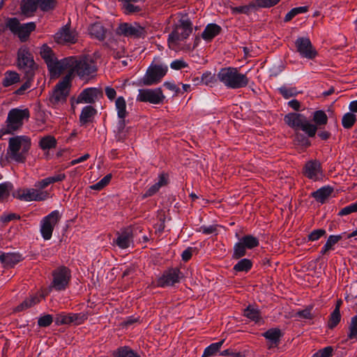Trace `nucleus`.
Segmentation results:
<instances>
[{"instance_id": "56", "label": "nucleus", "mask_w": 357, "mask_h": 357, "mask_svg": "<svg viewBox=\"0 0 357 357\" xmlns=\"http://www.w3.org/2000/svg\"><path fill=\"white\" fill-rule=\"evenodd\" d=\"M13 188V185L10 182L0 183V199L9 196L10 192Z\"/></svg>"}, {"instance_id": "11", "label": "nucleus", "mask_w": 357, "mask_h": 357, "mask_svg": "<svg viewBox=\"0 0 357 357\" xmlns=\"http://www.w3.org/2000/svg\"><path fill=\"white\" fill-rule=\"evenodd\" d=\"M168 67L165 64L151 65L142 79L144 86H152L159 83L167 74Z\"/></svg>"}, {"instance_id": "5", "label": "nucleus", "mask_w": 357, "mask_h": 357, "mask_svg": "<svg viewBox=\"0 0 357 357\" xmlns=\"http://www.w3.org/2000/svg\"><path fill=\"white\" fill-rule=\"evenodd\" d=\"M70 71L68 73H76L79 77H85L94 74L97 68L93 60L89 56L79 57L71 56Z\"/></svg>"}, {"instance_id": "54", "label": "nucleus", "mask_w": 357, "mask_h": 357, "mask_svg": "<svg viewBox=\"0 0 357 357\" xmlns=\"http://www.w3.org/2000/svg\"><path fill=\"white\" fill-rule=\"evenodd\" d=\"M53 321L54 319L52 314H43L38 319V325L40 327H48L52 324Z\"/></svg>"}, {"instance_id": "39", "label": "nucleus", "mask_w": 357, "mask_h": 357, "mask_svg": "<svg viewBox=\"0 0 357 357\" xmlns=\"http://www.w3.org/2000/svg\"><path fill=\"white\" fill-rule=\"evenodd\" d=\"M39 146L43 150H49L56 147V140L54 137L47 135L40 140Z\"/></svg>"}, {"instance_id": "22", "label": "nucleus", "mask_w": 357, "mask_h": 357, "mask_svg": "<svg viewBox=\"0 0 357 357\" xmlns=\"http://www.w3.org/2000/svg\"><path fill=\"white\" fill-rule=\"evenodd\" d=\"M102 92L100 89L95 87L84 89L77 96V104L87 103L92 104L98 100Z\"/></svg>"}, {"instance_id": "46", "label": "nucleus", "mask_w": 357, "mask_h": 357, "mask_svg": "<svg viewBox=\"0 0 357 357\" xmlns=\"http://www.w3.org/2000/svg\"><path fill=\"white\" fill-rule=\"evenodd\" d=\"M217 76L209 71H206L201 76V82L206 86H213L218 80Z\"/></svg>"}, {"instance_id": "15", "label": "nucleus", "mask_w": 357, "mask_h": 357, "mask_svg": "<svg viewBox=\"0 0 357 357\" xmlns=\"http://www.w3.org/2000/svg\"><path fill=\"white\" fill-rule=\"evenodd\" d=\"M296 51L301 58L313 60L318 52L308 37H298L294 42Z\"/></svg>"}, {"instance_id": "64", "label": "nucleus", "mask_w": 357, "mask_h": 357, "mask_svg": "<svg viewBox=\"0 0 357 357\" xmlns=\"http://www.w3.org/2000/svg\"><path fill=\"white\" fill-rule=\"evenodd\" d=\"M312 307H307L305 309L298 312L297 314L300 318L312 319L313 315L311 313Z\"/></svg>"}, {"instance_id": "6", "label": "nucleus", "mask_w": 357, "mask_h": 357, "mask_svg": "<svg viewBox=\"0 0 357 357\" xmlns=\"http://www.w3.org/2000/svg\"><path fill=\"white\" fill-rule=\"evenodd\" d=\"M235 237L238 241L234 243L233 248L232 259H234L243 257L247 254V250H252L259 245V238L252 234L241 236L238 233H236Z\"/></svg>"}, {"instance_id": "32", "label": "nucleus", "mask_w": 357, "mask_h": 357, "mask_svg": "<svg viewBox=\"0 0 357 357\" xmlns=\"http://www.w3.org/2000/svg\"><path fill=\"white\" fill-rule=\"evenodd\" d=\"M239 259L234 266L233 270L236 272H249L253 266L252 260L247 258H241Z\"/></svg>"}, {"instance_id": "30", "label": "nucleus", "mask_w": 357, "mask_h": 357, "mask_svg": "<svg viewBox=\"0 0 357 357\" xmlns=\"http://www.w3.org/2000/svg\"><path fill=\"white\" fill-rule=\"evenodd\" d=\"M97 113V110L91 105H87L82 108L79 115V122L82 125H86L91 121Z\"/></svg>"}, {"instance_id": "61", "label": "nucleus", "mask_w": 357, "mask_h": 357, "mask_svg": "<svg viewBox=\"0 0 357 357\" xmlns=\"http://www.w3.org/2000/svg\"><path fill=\"white\" fill-rule=\"evenodd\" d=\"M194 252H197V248L193 247H188L185 250L183 251L181 254V259L183 261L186 262L188 261L192 256V253Z\"/></svg>"}, {"instance_id": "55", "label": "nucleus", "mask_w": 357, "mask_h": 357, "mask_svg": "<svg viewBox=\"0 0 357 357\" xmlns=\"http://www.w3.org/2000/svg\"><path fill=\"white\" fill-rule=\"evenodd\" d=\"M333 351L334 349L333 347L328 346L318 350L312 356V357H331L333 356Z\"/></svg>"}, {"instance_id": "53", "label": "nucleus", "mask_w": 357, "mask_h": 357, "mask_svg": "<svg viewBox=\"0 0 357 357\" xmlns=\"http://www.w3.org/2000/svg\"><path fill=\"white\" fill-rule=\"evenodd\" d=\"M39 8L44 12L53 10L56 6V0H38Z\"/></svg>"}, {"instance_id": "40", "label": "nucleus", "mask_w": 357, "mask_h": 357, "mask_svg": "<svg viewBox=\"0 0 357 357\" xmlns=\"http://www.w3.org/2000/svg\"><path fill=\"white\" fill-rule=\"evenodd\" d=\"M41 57L44 59L46 64L50 62L52 60H54L56 57L54 54L47 45L44 44L41 48L40 52Z\"/></svg>"}, {"instance_id": "47", "label": "nucleus", "mask_w": 357, "mask_h": 357, "mask_svg": "<svg viewBox=\"0 0 357 357\" xmlns=\"http://www.w3.org/2000/svg\"><path fill=\"white\" fill-rule=\"evenodd\" d=\"M347 337L349 340H357V315L351 319Z\"/></svg>"}, {"instance_id": "25", "label": "nucleus", "mask_w": 357, "mask_h": 357, "mask_svg": "<svg viewBox=\"0 0 357 357\" xmlns=\"http://www.w3.org/2000/svg\"><path fill=\"white\" fill-rule=\"evenodd\" d=\"M23 257L20 252H1L0 254V262L5 267H13L17 263L23 260Z\"/></svg>"}, {"instance_id": "36", "label": "nucleus", "mask_w": 357, "mask_h": 357, "mask_svg": "<svg viewBox=\"0 0 357 357\" xmlns=\"http://www.w3.org/2000/svg\"><path fill=\"white\" fill-rule=\"evenodd\" d=\"M56 37L59 40L66 43H75V36L74 33L67 27H63L62 30L56 34Z\"/></svg>"}, {"instance_id": "1", "label": "nucleus", "mask_w": 357, "mask_h": 357, "mask_svg": "<svg viewBox=\"0 0 357 357\" xmlns=\"http://www.w3.org/2000/svg\"><path fill=\"white\" fill-rule=\"evenodd\" d=\"M312 120L314 123L310 122L303 114L298 112H290L284 117V123L294 130H302L308 137H314L319 129L326 125L328 116L324 111L317 110L313 113Z\"/></svg>"}, {"instance_id": "24", "label": "nucleus", "mask_w": 357, "mask_h": 357, "mask_svg": "<svg viewBox=\"0 0 357 357\" xmlns=\"http://www.w3.org/2000/svg\"><path fill=\"white\" fill-rule=\"evenodd\" d=\"M262 336L267 340L268 348L271 349L280 344L283 333L278 328H271L264 332Z\"/></svg>"}, {"instance_id": "14", "label": "nucleus", "mask_w": 357, "mask_h": 357, "mask_svg": "<svg viewBox=\"0 0 357 357\" xmlns=\"http://www.w3.org/2000/svg\"><path fill=\"white\" fill-rule=\"evenodd\" d=\"M137 96V101L149 102L154 105L162 104L165 96L161 88L140 89Z\"/></svg>"}, {"instance_id": "51", "label": "nucleus", "mask_w": 357, "mask_h": 357, "mask_svg": "<svg viewBox=\"0 0 357 357\" xmlns=\"http://www.w3.org/2000/svg\"><path fill=\"white\" fill-rule=\"evenodd\" d=\"M253 3L255 6V9L261 8H271L278 3L280 2V0H252Z\"/></svg>"}, {"instance_id": "18", "label": "nucleus", "mask_w": 357, "mask_h": 357, "mask_svg": "<svg viewBox=\"0 0 357 357\" xmlns=\"http://www.w3.org/2000/svg\"><path fill=\"white\" fill-rule=\"evenodd\" d=\"M87 318V314L84 312L68 314L61 312L56 314L54 321L56 326L70 324L78 326L82 324Z\"/></svg>"}, {"instance_id": "38", "label": "nucleus", "mask_w": 357, "mask_h": 357, "mask_svg": "<svg viewBox=\"0 0 357 357\" xmlns=\"http://www.w3.org/2000/svg\"><path fill=\"white\" fill-rule=\"evenodd\" d=\"M126 119H119V121L116 126V137L119 141H123L126 137V133L128 131L126 130Z\"/></svg>"}, {"instance_id": "8", "label": "nucleus", "mask_w": 357, "mask_h": 357, "mask_svg": "<svg viewBox=\"0 0 357 357\" xmlns=\"http://www.w3.org/2000/svg\"><path fill=\"white\" fill-rule=\"evenodd\" d=\"M6 28L8 29L13 34L17 35L22 42L26 41L31 33L35 30V22L20 24L16 17H8L6 19Z\"/></svg>"}, {"instance_id": "23", "label": "nucleus", "mask_w": 357, "mask_h": 357, "mask_svg": "<svg viewBox=\"0 0 357 357\" xmlns=\"http://www.w3.org/2000/svg\"><path fill=\"white\" fill-rule=\"evenodd\" d=\"M13 195L15 198L26 202L43 201L48 197L49 193L46 191H40L37 189L31 188L24 190V192L22 194H19V195H16L15 194Z\"/></svg>"}, {"instance_id": "16", "label": "nucleus", "mask_w": 357, "mask_h": 357, "mask_svg": "<svg viewBox=\"0 0 357 357\" xmlns=\"http://www.w3.org/2000/svg\"><path fill=\"white\" fill-rule=\"evenodd\" d=\"M116 33L125 37L134 38H144L146 33L144 27L137 22L120 24L116 29Z\"/></svg>"}, {"instance_id": "3", "label": "nucleus", "mask_w": 357, "mask_h": 357, "mask_svg": "<svg viewBox=\"0 0 357 357\" xmlns=\"http://www.w3.org/2000/svg\"><path fill=\"white\" fill-rule=\"evenodd\" d=\"M218 80L228 89H237L245 87L249 79L245 74L240 73L237 68H222L217 74Z\"/></svg>"}, {"instance_id": "4", "label": "nucleus", "mask_w": 357, "mask_h": 357, "mask_svg": "<svg viewBox=\"0 0 357 357\" xmlns=\"http://www.w3.org/2000/svg\"><path fill=\"white\" fill-rule=\"evenodd\" d=\"M31 147V140L23 135L9 139L7 155L13 161L24 163Z\"/></svg>"}, {"instance_id": "33", "label": "nucleus", "mask_w": 357, "mask_h": 357, "mask_svg": "<svg viewBox=\"0 0 357 357\" xmlns=\"http://www.w3.org/2000/svg\"><path fill=\"white\" fill-rule=\"evenodd\" d=\"M115 108L118 119L126 118L128 113L126 110V102L123 96H119L116 99Z\"/></svg>"}, {"instance_id": "31", "label": "nucleus", "mask_w": 357, "mask_h": 357, "mask_svg": "<svg viewBox=\"0 0 357 357\" xmlns=\"http://www.w3.org/2000/svg\"><path fill=\"white\" fill-rule=\"evenodd\" d=\"M243 315L255 323H259L262 320L260 310L251 305L244 309Z\"/></svg>"}, {"instance_id": "34", "label": "nucleus", "mask_w": 357, "mask_h": 357, "mask_svg": "<svg viewBox=\"0 0 357 357\" xmlns=\"http://www.w3.org/2000/svg\"><path fill=\"white\" fill-rule=\"evenodd\" d=\"M20 75L15 71L8 70L5 73L4 77L2 80V84L5 87H8L14 84L20 82Z\"/></svg>"}, {"instance_id": "57", "label": "nucleus", "mask_w": 357, "mask_h": 357, "mask_svg": "<svg viewBox=\"0 0 357 357\" xmlns=\"http://www.w3.org/2000/svg\"><path fill=\"white\" fill-rule=\"evenodd\" d=\"M326 230L324 229H314L307 235L308 241H315L326 234Z\"/></svg>"}, {"instance_id": "63", "label": "nucleus", "mask_w": 357, "mask_h": 357, "mask_svg": "<svg viewBox=\"0 0 357 357\" xmlns=\"http://www.w3.org/2000/svg\"><path fill=\"white\" fill-rule=\"evenodd\" d=\"M188 66V64L183 60L176 59L170 63V68L174 70H181Z\"/></svg>"}, {"instance_id": "2", "label": "nucleus", "mask_w": 357, "mask_h": 357, "mask_svg": "<svg viewBox=\"0 0 357 357\" xmlns=\"http://www.w3.org/2000/svg\"><path fill=\"white\" fill-rule=\"evenodd\" d=\"M176 15L179 19L172 26V31L169 34L167 43L169 47L176 45L179 41L188 38L192 32V23L188 13L178 12Z\"/></svg>"}, {"instance_id": "49", "label": "nucleus", "mask_w": 357, "mask_h": 357, "mask_svg": "<svg viewBox=\"0 0 357 357\" xmlns=\"http://www.w3.org/2000/svg\"><path fill=\"white\" fill-rule=\"evenodd\" d=\"M38 7V0H25L22 6V11L24 13H34Z\"/></svg>"}, {"instance_id": "12", "label": "nucleus", "mask_w": 357, "mask_h": 357, "mask_svg": "<svg viewBox=\"0 0 357 357\" xmlns=\"http://www.w3.org/2000/svg\"><path fill=\"white\" fill-rule=\"evenodd\" d=\"M183 277V274L178 268H169L157 278L155 285L160 288L173 287L179 283Z\"/></svg>"}, {"instance_id": "60", "label": "nucleus", "mask_w": 357, "mask_h": 357, "mask_svg": "<svg viewBox=\"0 0 357 357\" xmlns=\"http://www.w3.org/2000/svg\"><path fill=\"white\" fill-rule=\"evenodd\" d=\"M123 3V8L126 10V12L128 14L131 13H137L142 11L141 7L139 6H135L132 4L130 2L129 3Z\"/></svg>"}, {"instance_id": "50", "label": "nucleus", "mask_w": 357, "mask_h": 357, "mask_svg": "<svg viewBox=\"0 0 357 357\" xmlns=\"http://www.w3.org/2000/svg\"><path fill=\"white\" fill-rule=\"evenodd\" d=\"M112 178V175L111 174H108L105 176L98 183L92 185L90 188L92 190L100 191L105 188L111 181Z\"/></svg>"}, {"instance_id": "58", "label": "nucleus", "mask_w": 357, "mask_h": 357, "mask_svg": "<svg viewBox=\"0 0 357 357\" xmlns=\"http://www.w3.org/2000/svg\"><path fill=\"white\" fill-rule=\"evenodd\" d=\"M355 212H357V202L342 208L339 211L338 215L344 216Z\"/></svg>"}, {"instance_id": "29", "label": "nucleus", "mask_w": 357, "mask_h": 357, "mask_svg": "<svg viewBox=\"0 0 357 357\" xmlns=\"http://www.w3.org/2000/svg\"><path fill=\"white\" fill-rule=\"evenodd\" d=\"M89 31L91 36L99 41H103L106 38L107 29L100 23L93 24Z\"/></svg>"}, {"instance_id": "37", "label": "nucleus", "mask_w": 357, "mask_h": 357, "mask_svg": "<svg viewBox=\"0 0 357 357\" xmlns=\"http://www.w3.org/2000/svg\"><path fill=\"white\" fill-rule=\"evenodd\" d=\"M114 357H141L134 350L128 347H121L113 353Z\"/></svg>"}, {"instance_id": "28", "label": "nucleus", "mask_w": 357, "mask_h": 357, "mask_svg": "<svg viewBox=\"0 0 357 357\" xmlns=\"http://www.w3.org/2000/svg\"><path fill=\"white\" fill-rule=\"evenodd\" d=\"M40 298L41 296L36 294H31L15 307V311L22 312L31 308V307L38 304L40 302Z\"/></svg>"}, {"instance_id": "27", "label": "nucleus", "mask_w": 357, "mask_h": 357, "mask_svg": "<svg viewBox=\"0 0 357 357\" xmlns=\"http://www.w3.org/2000/svg\"><path fill=\"white\" fill-rule=\"evenodd\" d=\"M222 28L215 23L208 24L204 28L202 37L206 41H211L216 36L220 33Z\"/></svg>"}, {"instance_id": "52", "label": "nucleus", "mask_w": 357, "mask_h": 357, "mask_svg": "<svg viewBox=\"0 0 357 357\" xmlns=\"http://www.w3.org/2000/svg\"><path fill=\"white\" fill-rule=\"evenodd\" d=\"M278 91L285 99H289L291 97L296 96L298 93L295 87L288 88L285 86H282L278 89Z\"/></svg>"}, {"instance_id": "35", "label": "nucleus", "mask_w": 357, "mask_h": 357, "mask_svg": "<svg viewBox=\"0 0 357 357\" xmlns=\"http://www.w3.org/2000/svg\"><path fill=\"white\" fill-rule=\"evenodd\" d=\"M231 11L233 15L245 14L249 15L252 12L256 10L253 1H250L249 4L232 7L231 6Z\"/></svg>"}, {"instance_id": "9", "label": "nucleus", "mask_w": 357, "mask_h": 357, "mask_svg": "<svg viewBox=\"0 0 357 357\" xmlns=\"http://www.w3.org/2000/svg\"><path fill=\"white\" fill-rule=\"evenodd\" d=\"M52 281L50 288L56 291H62L67 289L71 280L70 270L64 266H61L52 271Z\"/></svg>"}, {"instance_id": "42", "label": "nucleus", "mask_w": 357, "mask_h": 357, "mask_svg": "<svg viewBox=\"0 0 357 357\" xmlns=\"http://www.w3.org/2000/svg\"><path fill=\"white\" fill-rule=\"evenodd\" d=\"M307 10H308L307 6H300V7L294 8L291 9L290 11H289L286 14V15L284 18V22H288L291 21L296 15L301 14V13H305Z\"/></svg>"}, {"instance_id": "20", "label": "nucleus", "mask_w": 357, "mask_h": 357, "mask_svg": "<svg viewBox=\"0 0 357 357\" xmlns=\"http://www.w3.org/2000/svg\"><path fill=\"white\" fill-rule=\"evenodd\" d=\"M133 230L129 227L124 228L116 234V237L112 240V245L121 249H126L133 243Z\"/></svg>"}, {"instance_id": "26", "label": "nucleus", "mask_w": 357, "mask_h": 357, "mask_svg": "<svg viewBox=\"0 0 357 357\" xmlns=\"http://www.w3.org/2000/svg\"><path fill=\"white\" fill-rule=\"evenodd\" d=\"M334 188L330 185H324L312 192L311 196L318 202L324 204L333 192Z\"/></svg>"}, {"instance_id": "43", "label": "nucleus", "mask_w": 357, "mask_h": 357, "mask_svg": "<svg viewBox=\"0 0 357 357\" xmlns=\"http://www.w3.org/2000/svg\"><path fill=\"white\" fill-rule=\"evenodd\" d=\"M341 319L340 312H338L337 307H335L333 311L329 316L328 321V327L330 329H333L337 326V325L340 323Z\"/></svg>"}, {"instance_id": "41", "label": "nucleus", "mask_w": 357, "mask_h": 357, "mask_svg": "<svg viewBox=\"0 0 357 357\" xmlns=\"http://www.w3.org/2000/svg\"><path fill=\"white\" fill-rule=\"evenodd\" d=\"M224 340H221L217 342L211 344L209 346L205 348L204 351V357H210L215 355L222 346Z\"/></svg>"}, {"instance_id": "48", "label": "nucleus", "mask_w": 357, "mask_h": 357, "mask_svg": "<svg viewBox=\"0 0 357 357\" xmlns=\"http://www.w3.org/2000/svg\"><path fill=\"white\" fill-rule=\"evenodd\" d=\"M356 116L351 112L346 113L342 119V126L346 129L351 128L356 121Z\"/></svg>"}, {"instance_id": "17", "label": "nucleus", "mask_w": 357, "mask_h": 357, "mask_svg": "<svg viewBox=\"0 0 357 357\" xmlns=\"http://www.w3.org/2000/svg\"><path fill=\"white\" fill-rule=\"evenodd\" d=\"M303 174L313 181H321L324 176L322 165L318 160H310L303 167Z\"/></svg>"}, {"instance_id": "13", "label": "nucleus", "mask_w": 357, "mask_h": 357, "mask_svg": "<svg viewBox=\"0 0 357 357\" xmlns=\"http://www.w3.org/2000/svg\"><path fill=\"white\" fill-rule=\"evenodd\" d=\"M61 218L60 212L54 210L41 220L40 231L44 240L47 241L52 238L54 227Z\"/></svg>"}, {"instance_id": "10", "label": "nucleus", "mask_w": 357, "mask_h": 357, "mask_svg": "<svg viewBox=\"0 0 357 357\" xmlns=\"http://www.w3.org/2000/svg\"><path fill=\"white\" fill-rule=\"evenodd\" d=\"M17 67L25 73V77L33 78L36 65L32 54L26 47H21L17 52Z\"/></svg>"}, {"instance_id": "45", "label": "nucleus", "mask_w": 357, "mask_h": 357, "mask_svg": "<svg viewBox=\"0 0 357 357\" xmlns=\"http://www.w3.org/2000/svg\"><path fill=\"white\" fill-rule=\"evenodd\" d=\"M346 232H343L339 235H330L325 245L331 250H334V245L343 238H347Z\"/></svg>"}, {"instance_id": "19", "label": "nucleus", "mask_w": 357, "mask_h": 357, "mask_svg": "<svg viewBox=\"0 0 357 357\" xmlns=\"http://www.w3.org/2000/svg\"><path fill=\"white\" fill-rule=\"evenodd\" d=\"M29 117V111L27 109H12L9 111L7 116L8 126L9 128L15 130L22 126L24 119Z\"/></svg>"}, {"instance_id": "62", "label": "nucleus", "mask_w": 357, "mask_h": 357, "mask_svg": "<svg viewBox=\"0 0 357 357\" xmlns=\"http://www.w3.org/2000/svg\"><path fill=\"white\" fill-rule=\"evenodd\" d=\"M159 190L160 188L157 187L155 184L152 185L146 190L144 194L142 195V199L153 196L159 191Z\"/></svg>"}, {"instance_id": "59", "label": "nucleus", "mask_w": 357, "mask_h": 357, "mask_svg": "<svg viewBox=\"0 0 357 357\" xmlns=\"http://www.w3.org/2000/svg\"><path fill=\"white\" fill-rule=\"evenodd\" d=\"M169 183V176L166 173H161L159 174L158 178V181L155 182V185L157 187H158L160 189L162 187L166 186Z\"/></svg>"}, {"instance_id": "7", "label": "nucleus", "mask_w": 357, "mask_h": 357, "mask_svg": "<svg viewBox=\"0 0 357 357\" xmlns=\"http://www.w3.org/2000/svg\"><path fill=\"white\" fill-rule=\"evenodd\" d=\"M72 73H68L59 81L50 96V102L54 106L63 105L66 102L69 95Z\"/></svg>"}, {"instance_id": "21", "label": "nucleus", "mask_w": 357, "mask_h": 357, "mask_svg": "<svg viewBox=\"0 0 357 357\" xmlns=\"http://www.w3.org/2000/svg\"><path fill=\"white\" fill-rule=\"evenodd\" d=\"M71 56L58 60L55 58L47 64V68L53 76H59L64 70L70 71Z\"/></svg>"}, {"instance_id": "44", "label": "nucleus", "mask_w": 357, "mask_h": 357, "mask_svg": "<svg viewBox=\"0 0 357 357\" xmlns=\"http://www.w3.org/2000/svg\"><path fill=\"white\" fill-rule=\"evenodd\" d=\"M305 132L304 134L299 132H296L294 136V140L298 145H300L304 148H307L311 146V142Z\"/></svg>"}]
</instances>
